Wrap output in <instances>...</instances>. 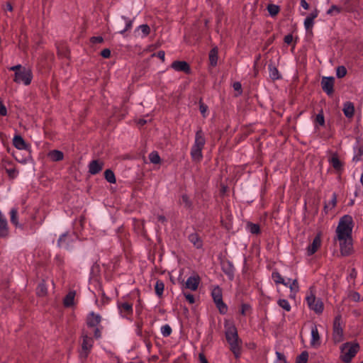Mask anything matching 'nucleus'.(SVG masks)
Returning a JSON list of instances; mask_svg holds the SVG:
<instances>
[{"mask_svg":"<svg viewBox=\"0 0 363 363\" xmlns=\"http://www.w3.org/2000/svg\"><path fill=\"white\" fill-rule=\"evenodd\" d=\"M118 309L123 316H126L133 313V305L128 302L118 304Z\"/></svg>","mask_w":363,"mask_h":363,"instance_id":"19","label":"nucleus"},{"mask_svg":"<svg viewBox=\"0 0 363 363\" xmlns=\"http://www.w3.org/2000/svg\"><path fill=\"white\" fill-rule=\"evenodd\" d=\"M161 332L163 336L168 337L172 333V328L169 325H164L161 328Z\"/></svg>","mask_w":363,"mask_h":363,"instance_id":"41","label":"nucleus"},{"mask_svg":"<svg viewBox=\"0 0 363 363\" xmlns=\"http://www.w3.org/2000/svg\"><path fill=\"white\" fill-rule=\"evenodd\" d=\"M48 156L54 162L61 161L64 157L62 152L57 150L50 151Z\"/></svg>","mask_w":363,"mask_h":363,"instance_id":"24","label":"nucleus"},{"mask_svg":"<svg viewBox=\"0 0 363 363\" xmlns=\"http://www.w3.org/2000/svg\"><path fill=\"white\" fill-rule=\"evenodd\" d=\"M293 40V35L291 34L286 35L284 37V43L286 44H290Z\"/></svg>","mask_w":363,"mask_h":363,"instance_id":"62","label":"nucleus"},{"mask_svg":"<svg viewBox=\"0 0 363 363\" xmlns=\"http://www.w3.org/2000/svg\"><path fill=\"white\" fill-rule=\"evenodd\" d=\"M6 172L10 177H15L16 175V171L15 169H8Z\"/></svg>","mask_w":363,"mask_h":363,"instance_id":"61","label":"nucleus"},{"mask_svg":"<svg viewBox=\"0 0 363 363\" xmlns=\"http://www.w3.org/2000/svg\"><path fill=\"white\" fill-rule=\"evenodd\" d=\"M13 145L19 150L30 151L28 145L21 135H15L13 139Z\"/></svg>","mask_w":363,"mask_h":363,"instance_id":"16","label":"nucleus"},{"mask_svg":"<svg viewBox=\"0 0 363 363\" xmlns=\"http://www.w3.org/2000/svg\"><path fill=\"white\" fill-rule=\"evenodd\" d=\"M313 24H314L313 20L308 18V17L306 18V19L304 21V26L307 30L311 29L313 26Z\"/></svg>","mask_w":363,"mask_h":363,"instance_id":"46","label":"nucleus"},{"mask_svg":"<svg viewBox=\"0 0 363 363\" xmlns=\"http://www.w3.org/2000/svg\"><path fill=\"white\" fill-rule=\"evenodd\" d=\"M330 162L333 167L336 170H340L342 167V163L337 157V155H333L330 160Z\"/></svg>","mask_w":363,"mask_h":363,"instance_id":"26","label":"nucleus"},{"mask_svg":"<svg viewBox=\"0 0 363 363\" xmlns=\"http://www.w3.org/2000/svg\"><path fill=\"white\" fill-rule=\"evenodd\" d=\"M172 68L178 72H184L185 73L190 72V67L185 61H174L171 65Z\"/></svg>","mask_w":363,"mask_h":363,"instance_id":"14","label":"nucleus"},{"mask_svg":"<svg viewBox=\"0 0 363 363\" xmlns=\"http://www.w3.org/2000/svg\"><path fill=\"white\" fill-rule=\"evenodd\" d=\"M218 61V49L214 48L211 50L209 52V62L212 67H215L217 65Z\"/></svg>","mask_w":363,"mask_h":363,"instance_id":"25","label":"nucleus"},{"mask_svg":"<svg viewBox=\"0 0 363 363\" xmlns=\"http://www.w3.org/2000/svg\"><path fill=\"white\" fill-rule=\"evenodd\" d=\"M181 203L184 204L185 207L190 208L191 206V202L187 195L184 194L181 198Z\"/></svg>","mask_w":363,"mask_h":363,"instance_id":"43","label":"nucleus"},{"mask_svg":"<svg viewBox=\"0 0 363 363\" xmlns=\"http://www.w3.org/2000/svg\"><path fill=\"white\" fill-rule=\"evenodd\" d=\"M250 309V306L249 304L242 303L241 306V313L245 315L246 312Z\"/></svg>","mask_w":363,"mask_h":363,"instance_id":"53","label":"nucleus"},{"mask_svg":"<svg viewBox=\"0 0 363 363\" xmlns=\"http://www.w3.org/2000/svg\"><path fill=\"white\" fill-rule=\"evenodd\" d=\"M315 121L317 123H318L320 125H323L325 123L324 116L323 113H318L316 116Z\"/></svg>","mask_w":363,"mask_h":363,"instance_id":"51","label":"nucleus"},{"mask_svg":"<svg viewBox=\"0 0 363 363\" xmlns=\"http://www.w3.org/2000/svg\"><path fill=\"white\" fill-rule=\"evenodd\" d=\"M164 288V283L161 281H157L156 282L155 286L156 294L159 296H162L163 294Z\"/></svg>","mask_w":363,"mask_h":363,"instance_id":"34","label":"nucleus"},{"mask_svg":"<svg viewBox=\"0 0 363 363\" xmlns=\"http://www.w3.org/2000/svg\"><path fill=\"white\" fill-rule=\"evenodd\" d=\"M206 143L204 133L201 129L196 131L195 140L191 149V156L194 161H200L202 157V150Z\"/></svg>","mask_w":363,"mask_h":363,"instance_id":"3","label":"nucleus"},{"mask_svg":"<svg viewBox=\"0 0 363 363\" xmlns=\"http://www.w3.org/2000/svg\"><path fill=\"white\" fill-rule=\"evenodd\" d=\"M278 304L280 307L286 311H289L291 310V306L288 301L286 299H279L278 301Z\"/></svg>","mask_w":363,"mask_h":363,"instance_id":"37","label":"nucleus"},{"mask_svg":"<svg viewBox=\"0 0 363 363\" xmlns=\"http://www.w3.org/2000/svg\"><path fill=\"white\" fill-rule=\"evenodd\" d=\"M321 245V239L320 234H318L315 238L313 239L311 244H310L307 247V254L308 255H313L318 249L320 247Z\"/></svg>","mask_w":363,"mask_h":363,"instance_id":"15","label":"nucleus"},{"mask_svg":"<svg viewBox=\"0 0 363 363\" xmlns=\"http://www.w3.org/2000/svg\"><path fill=\"white\" fill-rule=\"evenodd\" d=\"M311 345L312 346H315L320 344V335L318 333V328L315 324H313L311 327Z\"/></svg>","mask_w":363,"mask_h":363,"instance_id":"22","label":"nucleus"},{"mask_svg":"<svg viewBox=\"0 0 363 363\" xmlns=\"http://www.w3.org/2000/svg\"><path fill=\"white\" fill-rule=\"evenodd\" d=\"M101 320V316L94 312L89 313L86 318V324L89 328L96 327L99 325Z\"/></svg>","mask_w":363,"mask_h":363,"instance_id":"12","label":"nucleus"},{"mask_svg":"<svg viewBox=\"0 0 363 363\" xmlns=\"http://www.w3.org/2000/svg\"><path fill=\"white\" fill-rule=\"evenodd\" d=\"M352 228V218L348 215L342 217L336 229L337 239L351 238Z\"/></svg>","mask_w":363,"mask_h":363,"instance_id":"2","label":"nucleus"},{"mask_svg":"<svg viewBox=\"0 0 363 363\" xmlns=\"http://www.w3.org/2000/svg\"><path fill=\"white\" fill-rule=\"evenodd\" d=\"M71 236L68 233H64L58 239L57 245L60 247L68 248Z\"/></svg>","mask_w":363,"mask_h":363,"instance_id":"23","label":"nucleus"},{"mask_svg":"<svg viewBox=\"0 0 363 363\" xmlns=\"http://www.w3.org/2000/svg\"><path fill=\"white\" fill-rule=\"evenodd\" d=\"M199 357L201 363H208L207 359L203 354H199Z\"/></svg>","mask_w":363,"mask_h":363,"instance_id":"64","label":"nucleus"},{"mask_svg":"<svg viewBox=\"0 0 363 363\" xmlns=\"http://www.w3.org/2000/svg\"><path fill=\"white\" fill-rule=\"evenodd\" d=\"M94 335L95 338H96V339L100 338L101 337V329L98 326L94 327Z\"/></svg>","mask_w":363,"mask_h":363,"instance_id":"57","label":"nucleus"},{"mask_svg":"<svg viewBox=\"0 0 363 363\" xmlns=\"http://www.w3.org/2000/svg\"><path fill=\"white\" fill-rule=\"evenodd\" d=\"M288 286L290 288L291 292H298L299 287L297 279H294L291 284L289 283Z\"/></svg>","mask_w":363,"mask_h":363,"instance_id":"42","label":"nucleus"},{"mask_svg":"<svg viewBox=\"0 0 363 363\" xmlns=\"http://www.w3.org/2000/svg\"><path fill=\"white\" fill-rule=\"evenodd\" d=\"M9 228L6 218L0 211V237L4 238L8 235Z\"/></svg>","mask_w":363,"mask_h":363,"instance_id":"17","label":"nucleus"},{"mask_svg":"<svg viewBox=\"0 0 363 363\" xmlns=\"http://www.w3.org/2000/svg\"><path fill=\"white\" fill-rule=\"evenodd\" d=\"M36 290H37V294L38 296H45L47 293V289H46L44 283L39 284Z\"/></svg>","mask_w":363,"mask_h":363,"instance_id":"39","label":"nucleus"},{"mask_svg":"<svg viewBox=\"0 0 363 363\" xmlns=\"http://www.w3.org/2000/svg\"><path fill=\"white\" fill-rule=\"evenodd\" d=\"M122 18L126 21V25H125V28L123 30L120 31V33L121 34H123L125 32L129 30L132 28V25H133V21L128 20L126 18H125L123 16Z\"/></svg>","mask_w":363,"mask_h":363,"instance_id":"48","label":"nucleus"},{"mask_svg":"<svg viewBox=\"0 0 363 363\" xmlns=\"http://www.w3.org/2000/svg\"><path fill=\"white\" fill-rule=\"evenodd\" d=\"M276 355L277 357V361L275 363H286L285 356L282 353L277 352Z\"/></svg>","mask_w":363,"mask_h":363,"instance_id":"50","label":"nucleus"},{"mask_svg":"<svg viewBox=\"0 0 363 363\" xmlns=\"http://www.w3.org/2000/svg\"><path fill=\"white\" fill-rule=\"evenodd\" d=\"M11 222L16 226H18V210L16 208H12L10 211Z\"/></svg>","mask_w":363,"mask_h":363,"instance_id":"33","label":"nucleus"},{"mask_svg":"<svg viewBox=\"0 0 363 363\" xmlns=\"http://www.w3.org/2000/svg\"><path fill=\"white\" fill-rule=\"evenodd\" d=\"M334 81L335 79L333 77H323L321 81V86L323 90L328 95H330L333 93L334 89Z\"/></svg>","mask_w":363,"mask_h":363,"instance_id":"11","label":"nucleus"},{"mask_svg":"<svg viewBox=\"0 0 363 363\" xmlns=\"http://www.w3.org/2000/svg\"><path fill=\"white\" fill-rule=\"evenodd\" d=\"M269 77L272 79L276 80L280 78V74L277 67L269 65Z\"/></svg>","mask_w":363,"mask_h":363,"instance_id":"30","label":"nucleus"},{"mask_svg":"<svg viewBox=\"0 0 363 363\" xmlns=\"http://www.w3.org/2000/svg\"><path fill=\"white\" fill-rule=\"evenodd\" d=\"M74 296H75L74 291L69 292L64 299L65 306L67 307H69V306H72L74 303Z\"/></svg>","mask_w":363,"mask_h":363,"instance_id":"29","label":"nucleus"},{"mask_svg":"<svg viewBox=\"0 0 363 363\" xmlns=\"http://www.w3.org/2000/svg\"><path fill=\"white\" fill-rule=\"evenodd\" d=\"M359 350V345L357 343L347 342L341 347V359L349 363L355 356Z\"/></svg>","mask_w":363,"mask_h":363,"instance_id":"4","label":"nucleus"},{"mask_svg":"<svg viewBox=\"0 0 363 363\" xmlns=\"http://www.w3.org/2000/svg\"><path fill=\"white\" fill-rule=\"evenodd\" d=\"M308 358V353L306 351H303L298 356L296 359V363H306Z\"/></svg>","mask_w":363,"mask_h":363,"instance_id":"35","label":"nucleus"},{"mask_svg":"<svg viewBox=\"0 0 363 363\" xmlns=\"http://www.w3.org/2000/svg\"><path fill=\"white\" fill-rule=\"evenodd\" d=\"M7 110L6 106L0 101V115L1 116H6Z\"/></svg>","mask_w":363,"mask_h":363,"instance_id":"59","label":"nucleus"},{"mask_svg":"<svg viewBox=\"0 0 363 363\" xmlns=\"http://www.w3.org/2000/svg\"><path fill=\"white\" fill-rule=\"evenodd\" d=\"M211 296L219 311L225 314L227 312L228 308L223 301L222 290L218 286H215L212 289Z\"/></svg>","mask_w":363,"mask_h":363,"instance_id":"5","label":"nucleus"},{"mask_svg":"<svg viewBox=\"0 0 363 363\" xmlns=\"http://www.w3.org/2000/svg\"><path fill=\"white\" fill-rule=\"evenodd\" d=\"M33 78V74L30 69H23L21 72L15 73L13 81L18 84L23 83L29 85Z\"/></svg>","mask_w":363,"mask_h":363,"instance_id":"6","label":"nucleus"},{"mask_svg":"<svg viewBox=\"0 0 363 363\" xmlns=\"http://www.w3.org/2000/svg\"><path fill=\"white\" fill-rule=\"evenodd\" d=\"M318 11L315 9L313 11H312L309 16H308L307 17L308 18H311L312 20L314 21V19L318 16Z\"/></svg>","mask_w":363,"mask_h":363,"instance_id":"60","label":"nucleus"},{"mask_svg":"<svg viewBox=\"0 0 363 363\" xmlns=\"http://www.w3.org/2000/svg\"><path fill=\"white\" fill-rule=\"evenodd\" d=\"M207 109H208V106L206 105H205L203 103H200L199 110H200L201 113L203 115V117L206 116V113L207 111Z\"/></svg>","mask_w":363,"mask_h":363,"instance_id":"52","label":"nucleus"},{"mask_svg":"<svg viewBox=\"0 0 363 363\" xmlns=\"http://www.w3.org/2000/svg\"><path fill=\"white\" fill-rule=\"evenodd\" d=\"M225 337L230 345V349L236 358L239 357L240 354V340L238 337L236 328L233 325H228L225 330Z\"/></svg>","mask_w":363,"mask_h":363,"instance_id":"1","label":"nucleus"},{"mask_svg":"<svg viewBox=\"0 0 363 363\" xmlns=\"http://www.w3.org/2000/svg\"><path fill=\"white\" fill-rule=\"evenodd\" d=\"M103 41H104V39L101 36L92 37L91 38V42L92 43H103Z\"/></svg>","mask_w":363,"mask_h":363,"instance_id":"56","label":"nucleus"},{"mask_svg":"<svg viewBox=\"0 0 363 363\" xmlns=\"http://www.w3.org/2000/svg\"><path fill=\"white\" fill-rule=\"evenodd\" d=\"M138 30H140L143 33V36H147L150 32V28L147 24H143L138 28Z\"/></svg>","mask_w":363,"mask_h":363,"instance_id":"45","label":"nucleus"},{"mask_svg":"<svg viewBox=\"0 0 363 363\" xmlns=\"http://www.w3.org/2000/svg\"><path fill=\"white\" fill-rule=\"evenodd\" d=\"M343 113L347 118H351L354 116V106L353 103L347 101L343 105Z\"/></svg>","mask_w":363,"mask_h":363,"instance_id":"20","label":"nucleus"},{"mask_svg":"<svg viewBox=\"0 0 363 363\" xmlns=\"http://www.w3.org/2000/svg\"><path fill=\"white\" fill-rule=\"evenodd\" d=\"M248 228L252 234H258L260 231L259 225L257 224L250 223Z\"/></svg>","mask_w":363,"mask_h":363,"instance_id":"44","label":"nucleus"},{"mask_svg":"<svg viewBox=\"0 0 363 363\" xmlns=\"http://www.w3.org/2000/svg\"><path fill=\"white\" fill-rule=\"evenodd\" d=\"M13 155L18 162L23 164H26L30 159V151H25V155H21L19 151H16L13 152Z\"/></svg>","mask_w":363,"mask_h":363,"instance_id":"21","label":"nucleus"},{"mask_svg":"<svg viewBox=\"0 0 363 363\" xmlns=\"http://www.w3.org/2000/svg\"><path fill=\"white\" fill-rule=\"evenodd\" d=\"M347 74V69L344 66H339L336 69V75L338 78L344 77Z\"/></svg>","mask_w":363,"mask_h":363,"instance_id":"38","label":"nucleus"},{"mask_svg":"<svg viewBox=\"0 0 363 363\" xmlns=\"http://www.w3.org/2000/svg\"><path fill=\"white\" fill-rule=\"evenodd\" d=\"M23 69H26V68L24 67H22L21 65H18L13 66L11 67H10L9 69L11 71H14L16 73L18 72H21V70H23Z\"/></svg>","mask_w":363,"mask_h":363,"instance_id":"54","label":"nucleus"},{"mask_svg":"<svg viewBox=\"0 0 363 363\" xmlns=\"http://www.w3.org/2000/svg\"><path fill=\"white\" fill-rule=\"evenodd\" d=\"M186 299L190 303H194L195 302L194 296L191 294L184 293Z\"/></svg>","mask_w":363,"mask_h":363,"instance_id":"58","label":"nucleus"},{"mask_svg":"<svg viewBox=\"0 0 363 363\" xmlns=\"http://www.w3.org/2000/svg\"><path fill=\"white\" fill-rule=\"evenodd\" d=\"M349 297L351 300H352L355 302H358L360 301L359 294L357 292H355V291L351 292L349 295Z\"/></svg>","mask_w":363,"mask_h":363,"instance_id":"49","label":"nucleus"},{"mask_svg":"<svg viewBox=\"0 0 363 363\" xmlns=\"http://www.w3.org/2000/svg\"><path fill=\"white\" fill-rule=\"evenodd\" d=\"M104 177L106 181L111 184H115L116 183V177L113 172L111 169H106L104 172Z\"/></svg>","mask_w":363,"mask_h":363,"instance_id":"31","label":"nucleus"},{"mask_svg":"<svg viewBox=\"0 0 363 363\" xmlns=\"http://www.w3.org/2000/svg\"><path fill=\"white\" fill-rule=\"evenodd\" d=\"M101 55L104 58H108L111 56V50L108 48L104 49L101 51Z\"/></svg>","mask_w":363,"mask_h":363,"instance_id":"55","label":"nucleus"},{"mask_svg":"<svg viewBox=\"0 0 363 363\" xmlns=\"http://www.w3.org/2000/svg\"><path fill=\"white\" fill-rule=\"evenodd\" d=\"M93 345V340L91 337L86 335H83V341L82 344V351L80 352V357L86 358L89 351L91 350Z\"/></svg>","mask_w":363,"mask_h":363,"instance_id":"10","label":"nucleus"},{"mask_svg":"<svg viewBox=\"0 0 363 363\" xmlns=\"http://www.w3.org/2000/svg\"><path fill=\"white\" fill-rule=\"evenodd\" d=\"M149 160L152 164H160L161 162L160 157L157 152L153 151L149 155Z\"/></svg>","mask_w":363,"mask_h":363,"instance_id":"32","label":"nucleus"},{"mask_svg":"<svg viewBox=\"0 0 363 363\" xmlns=\"http://www.w3.org/2000/svg\"><path fill=\"white\" fill-rule=\"evenodd\" d=\"M341 11V8L333 5L327 11V14L328 15H333L334 13H339Z\"/></svg>","mask_w":363,"mask_h":363,"instance_id":"47","label":"nucleus"},{"mask_svg":"<svg viewBox=\"0 0 363 363\" xmlns=\"http://www.w3.org/2000/svg\"><path fill=\"white\" fill-rule=\"evenodd\" d=\"M104 164V163L102 161L92 160L89 164V172L93 175L98 174L102 170Z\"/></svg>","mask_w":363,"mask_h":363,"instance_id":"13","label":"nucleus"},{"mask_svg":"<svg viewBox=\"0 0 363 363\" xmlns=\"http://www.w3.org/2000/svg\"><path fill=\"white\" fill-rule=\"evenodd\" d=\"M189 241L193 243V245L196 247V248H200L202 246V242L200 240V238L199 237V235L196 233H192L191 235H189Z\"/></svg>","mask_w":363,"mask_h":363,"instance_id":"28","label":"nucleus"},{"mask_svg":"<svg viewBox=\"0 0 363 363\" xmlns=\"http://www.w3.org/2000/svg\"><path fill=\"white\" fill-rule=\"evenodd\" d=\"M355 150L357 151V154L354 156L353 160L359 161L360 160L361 156L363 155V143L360 144Z\"/></svg>","mask_w":363,"mask_h":363,"instance_id":"40","label":"nucleus"},{"mask_svg":"<svg viewBox=\"0 0 363 363\" xmlns=\"http://www.w3.org/2000/svg\"><path fill=\"white\" fill-rule=\"evenodd\" d=\"M340 252L342 256H348L352 252V242L351 238L340 239Z\"/></svg>","mask_w":363,"mask_h":363,"instance_id":"9","label":"nucleus"},{"mask_svg":"<svg viewBox=\"0 0 363 363\" xmlns=\"http://www.w3.org/2000/svg\"><path fill=\"white\" fill-rule=\"evenodd\" d=\"M233 89L235 90V91H241V89H242V86H241V84L238 82H235L233 84Z\"/></svg>","mask_w":363,"mask_h":363,"instance_id":"63","label":"nucleus"},{"mask_svg":"<svg viewBox=\"0 0 363 363\" xmlns=\"http://www.w3.org/2000/svg\"><path fill=\"white\" fill-rule=\"evenodd\" d=\"M267 10L272 16H274L279 13V7L274 4H269L267 6Z\"/></svg>","mask_w":363,"mask_h":363,"instance_id":"36","label":"nucleus"},{"mask_svg":"<svg viewBox=\"0 0 363 363\" xmlns=\"http://www.w3.org/2000/svg\"><path fill=\"white\" fill-rule=\"evenodd\" d=\"M333 340L335 342L343 340V330L341 326V315H337L333 322Z\"/></svg>","mask_w":363,"mask_h":363,"instance_id":"7","label":"nucleus"},{"mask_svg":"<svg viewBox=\"0 0 363 363\" xmlns=\"http://www.w3.org/2000/svg\"><path fill=\"white\" fill-rule=\"evenodd\" d=\"M199 284V277H190L187 279L185 286L186 289H191L192 291H196Z\"/></svg>","mask_w":363,"mask_h":363,"instance_id":"18","label":"nucleus"},{"mask_svg":"<svg viewBox=\"0 0 363 363\" xmlns=\"http://www.w3.org/2000/svg\"><path fill=\"white\" fill-rule=\"evenodd\" d=\"M306 301L309 308L317 313H322L323 310V302L320 299H316L315 296L311 294L306 297Z\"/></svg>","mask_w":363,"mask_h":363,"instance_id":"8","label":"nucleus"},{"mask_svg":"<svg viewBox=\"0 0 363 363\" xmlns=\"http://www.w3.org/2000/svg\"><path fill=\"white\" fill-rule=\"evenodd\" d=\"M272 277L276 284H281L286 286H288L289 282H286L284 278L278 272H273Z\"/></svg>","mask_w":363,"mask_h":363,"instance_id":"27","label":"nucleus"}]
</instances>
